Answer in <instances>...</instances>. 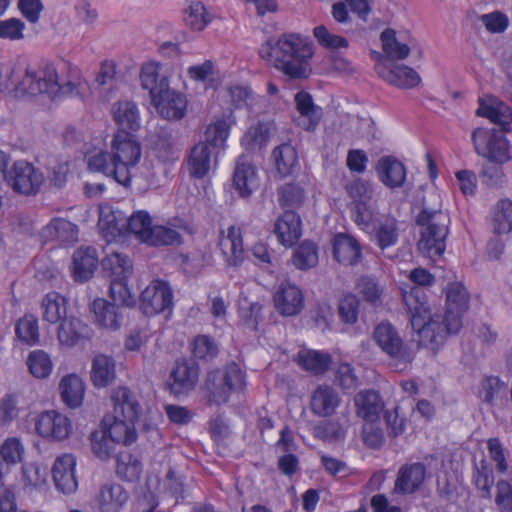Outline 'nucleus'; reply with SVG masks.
<instances>
[{"mask_svg": "<svg viewBox=\"0 0 512 512\" xmlns=\"http://www.w3.org/2000/svg\"><path fill=\"white\" fill-rule=\"evenodd\" d=\"M313 54L310 39L294 33L283 34L277 40L268 39L259 50L262 59L294 79L309 75Z\"/></svg>", "mask_w": 512, "mask_h": 512, "instance_id": "1", "label": "nucleus"}, {"mask_svg": "<svg viewBox=\"0 0 512 512\" xmlns=\"http://www.w3.org/2000/svg\"><path fill=\"white\" fill-rule=\"evenodd\" d=\"M402 298L411 326L418 335L419 344L432 350L438 349L444 343V330L437 329L441 315L431 314L426 289L418 286L403 288Z\"/></svg>", "mask_w": 512, "mask_h": 512, "instance_id": "2", "label": "nucleus"}, {"mask_svg": "<svg viewBox=\"0 0 512 512\" xmlns=\"http://www.w3.org/2000/svg\"><path fill=\"white\" fill-rule=\"evenodd\" d=\"M416 223L420 226L419 249L429 257L440 256L446 248L445 240L449 233L450 216L447 212L424 207L418 214Z\"/></svg>", "mask_w": 512, "mask_h": 512, "instance_id": "3", "label": "nucleus"}, {"mask_svg": "<svg viewBox=\"0 0 512 512\" xmlns=\"http://www.w3.org/2000/svg\"><path fill=\"white\" fill-rule=\"evenodd\" d=\"M245 385V373L236 363H230L223 370L209 372L205 380L208 400L216 405L228 402L231 393L241 391Z\"/></svg>", "mask_w": 512, "mask_h": 512, "instance_id": "4", "label": "nucleus"}, {"mask_svg": "<svg viewBox=\"0 0 512 512\" xmlns=\"http://www.w3.org/2000/svg\"><path fill=\"white\" fill-rule=\"evenodd\" d=\"M15 88L21 94L31 96L47 94L54 99L70 91V84L67 87L61 86L55 67L47 64L38 69L27 68Z\"/></svg>", "mask_w": 512, "mask_h": 512, "instance_id": "5", "label": "nucleus"}, {"mask_svg": "<svg viewBox=\"0 0 512 512\" xmlns=\"http://www.w3.org/2000/svg\"><path fill=\"white\" fill-rule=\"evenodd\" d=\"M112 154L118 172V183L128 186L132 172L141 159V145L135 136L128 132H117L112 141Z\"/></svg>", "mask_w": 512, "mask_h": 512, "instance_id": "6", "label": "nucleus"}, {"mask_svg": "<svg viewBox=\"0 0 512 512\" xmlns=\"http://www.w3.org/2000/svg\"><path fill=\"white\" fill-rule=\"evenodd\" d=\"M377 346L391 360L395 369L405 370L413 361L414 354L405 344L396 328L388 322L378 324L373 332Z\"/></svg>", "mask_w": 512, "mask_h": 512, "instance_id": "7", "label": "nucleus"}, {"mask_svg": "<svg viewBox=\"0 0 512 512\" xmlns=\"http://www.w3.org/2000/svg\"><path fill=\"white\" fill-rule=\"evenodd\" d=\"M468 292L458 282L448 285L446 289V311L441 315L440 326L437 329L444 330V340L450 334H456L462 327V315L468 309Z\"/></svg>", "mask_w": 512, "mask_h": 512, "instance_id": "8", "label": "nucleus"}, {"mask_svg": "<svg viewBox=\"0 0 512 512\" xmlns=\"http://www.w3.org/2000/svg\"><path fill=\"white\" fill-rule=\"evenodd\" d=\"M472 141L478 155L488 160L504 163L509 160V145L503 131L477 128L472 133Z\"/></svg>", "mask_w": 512, "mask_h": 512, "instance_id": "9", "label": "nucleus"}, {"mask_svg": "<svg viewBox=\"0 0 512 512\" xmlns=\"http://www.w3.org/2000/svg\"><path fill=\"white\" fill-rule=\"evenodd\" d=\"M130 500V491L122 484L106 482L98 487L89 505L93 512H122Z\"/></svg>", "mask_w": 512, "mask_h": 512, "instance_id": "10", "label": "nucleus"}, {"mask_svg": "<svg viewBox=\"0 0 512 512\" xmlns=\"http://www.w3.org/2000/svg\"><path fill=\"white\" fill-rule=\"evenodd\" d=\"M5 180L15 192L35 195L43 184L44 176L33 164L19 160L6 172Z\"/></svg>", "mask_w": 512, "mask_h": 512, "instance_id": "11", "label": "nucleus"}, {"mask_svg": "<svg viewBox=\"0 0 512 512\" xmlns=\"http://www.w3.org/2000/svg\"><path fill=\"white\" fill-rule=\"evenodd\" d=\"M172 307V289L163 280H153L140 295V309L147 316L171 311Z\"/></svg>", "mask_w": 512, "mask_h": 512, "instance_id": "12", "label": "nucleus"}, {"mask_svg": "<svg viewBox=\"0 0 512 512\" xmlns=\"http://www.w3.org/2000/svg\"><path fill=\"white\" fill-rule=\"evenodd\" d=\"M35 430L44 439L61 441L71 433L72 423L66 415L55 410H48L37 417Z\"/></svg>", "mask_w": 512, "mask_h": 512, "instance_id": "13", "label": "nucleus"}, {"mask_svg": "<svg viewBox=\"0 0 512 512\" xmlns=\"http://www.w3.org/2000/svg\"><path fill=\"white\" fill-rule=\"evenodd\" d=\"M199 368L195 361L179 359L170 374L169 388L175 396L186 395L198 383Z\"/></svg>", "mask_w": 512, "mask_h": 512, "instance_id": "14", "label": "nucleus"}, {"mask_svg": "<svg viewBox=\"0 0 512 512\" xmlns=\"http://www.w3.org/2000/svg\"><path fill=\"white\" fill-rule=\"evenodd\" d=\"M76 458L72 454L57 457L51 469L56 489L63 494H73L78 488L75 475Z\"/></svg>", "mask_w": 512, "mask_h": 512, "instance_id": "15", "label": "nucleus"}, {"mask_svg": "<svg viewBox=\"0 0 512 512\" xmlns=\"http://www.w3.org/2000/svg\"><path fill=\"white\" fill-rule=\"evenodd\" d=\"M260 179L255 166L246 156L238 157L233 173V187L241 198H249L259 187Z\"/></svg>", "mask_w": 512, "mask_h": 512, "instance_id": "16", "label": "nucleus"}, {"mask_svg": "<svg viewBox=\"0 0 512 512\" xmlns=\"http://www.w3.org/2000/svg\"><path fill=\"white\" fill-rule=\"evenodd\" d=\"M94 323L106 330L116 331L120 329L124 316L119 305L111 303L103 298H96L90 304Z\"/></svg>", "mask_w": 512, "mask_h": 512, "instance_id": "17", "label": "nucleus"}, {"mask_svg": "<svg viewBox=\"0 0 512 512\" xmlns=\"http://www.w3.org/2000/svg\"><path fill=\"white\" fill-rule=\"evenodd\" d=\"M371 241L381 250L393 247L398 243L400 230L398 220L391 215H381L376 219L370 231Z\"/></svg>", "mask_w": 512, "mask_h": 512, "instance_id": "18", "label": "nucleus"}, {"mask_svg": "<svg viewBox=\"0 0 512 512\" xmlns=\"http://www.w3.org/2000/svg\"><path fill=\"white\" fill-rule=\"evenodd\" d=\"M162 117L168 120H179L185 115L187 108L186 97L169 86L151 100Z\"/></svg>", "mask_w": 512, "mask_h": 512, "instance_id": "19", "label": "nucleus"}, {"mask_svg": "<svg viewBox=\"0 0 512 512\" xmlns=\"http://www.w3.org/2000/svg\"><path fill=\"white\" fill-rule=\"evenodd\" d=\"M113 415L129 420H138L142 413V406L137 395L126 386H118L111 392Z\"/></svg>", "mask_w": 512, "mask_h": 512, "instance_id": "20", "label": "nucleus"}, {"mask_svg": "<svg viewBox=\"0 0 512 512\" xmlns=\"http://www.w3.org/2000/svg\"><path fill=\"white\" fill-rule=\"evenodd\" d=\"M341 397L332 386L319 385L310 396V410L318 417H330L341 404Z\"/></svg>", "mask_w": 512, "mask_h": 512, "instance_id": "21", "label": "nucleus"}, {"mask_svg": "<svg viewBox=\"0 0 512 512\" xmlns=\"http://www.w3.org/2000/svg\"><path fill=\"white\" fill-rule=\"evenodd\" d=\"M426 466L421 462L406 463L397 473L394 490L401 494H412L423 484L426 477Z\"/></svg>", "mask_w": 512, "mask_h": 512, "instance_id": "22", "label": "nucleus"}, {"mask_svg": "<svg viewBox=\"0 0 512 512\" xmlns=\"http://www.w3.org/2000/svg\"><path fill=\"white\" fill-rule=\"evenodd\" d=\"M354 405L356 415L368 423H373L379 419L384 409V402L379 392L373 389L359 391L354 396Z\"/></svg>", "mask_w": 512, "mask_h": 512, "instance_id": "23", "label": "nucleus"}, {"mask_svg": "<svg viewBox=\"0 0 512 512\" xmlns=\"http://www.w3.org/2000/svg\"><path fill=\"white\" fill-rule=\"evenodd\" d=\"M93 335L92 329L77 317H65L58 327L57 337L61 345L75 346L89 340Z\"/></svg>", "mask_w": 512, "mask_h": 512, "instance_id": "24", "label": "nucleus"}, {"mask_svg": "<svg viewBox=\"0 0 512 512\" xmlns=\"http://www.w3.org/2000/svg\"><path fill=\"white\" fill-rule=\"evenodd\" d=\"M137 420H129L124 417L112 415L103 420L104 432L112 441L118 444L131 445L137 439L135 423Z\"/></svg>", "mask_w": 512, "mask_h": 512, "instance_id": "25", "label": "nucleus"}, {"mask_svg": "<svg viewBox=\"0 0 512 512\" xmlns=\"http://www.w3.org/2000/svg\"><path fill=\"white\" fill-rule=\"evenodd\" d=\"M276 309L283 315L292 316L303 308V294L294 284L282 283L274 295Z\"/></svg>", "mask_w": 512, "mask_h": 512, "instance_id": "26", "label": "nucleus"}, {"mask_svg": "<svg viewBox=\"0 0 512 512\" xmlns=\"http://www.w3.org/2000/svg\"><path fill=\"white\" fill-rule=\"evenodd\" d=\"M477 115L490 119L493 123L502 127L503 131L512 122V109L502 100L494 96H487L486 99H479Z\"/></svg>", "mask_w": 512, "mask_h": 512, "instance_id": "27", "label": "nucleus"}, {"mask_svg": "<svg viewBox=\"0 0 512 512\" xmlns=\"http://www.w3.org/2000/svg\"><path fill=\"white\" fill-rule=\"evenodd\" d=\"M274 233L284 246H292L302 235L300 216L293 210H285L274 225Z\"/></svg>", "mask_w": 512, "mask_h": 512, "instance_id": "28", "label": "nucleus"}, {"mask_svg": "<svg viewBox=\"0 0 512 512\" xmlns=\"http://www.w3.org/2000/svg\"><path fill=\"white\" fill-rule=\"evenodd\" d=\"M296 108L299 113L297 124L306 131H313L322 118V109L316 106L311 95L300 91L295 95Z\"/></svg>", "mask_w": 512, "mask_h": 512, "instance_id": "29", "label": "nucleus"}, {"mask_svg": "<svg viewBox=\"0 0 512 512\" xmlns=\"http://www.w3.org/2000/svg\"><path fill=\"white\" fill-rule=\"evenodd\" d=\"M333 256L337 262L343 265H355L361 257V246L352 236L338 233L332 240Z\"/></svg>", "mask_w": 512, "mask_h": 512, "instance_id": "30", "label": "nucleus"}, {"mask_svg": "<svg viewBox=\"0 0 512 512\" xmlns=\"http://www.w3.org/2000/svg\"><path fill=\"white\" fill-rule=\"evenodd\" d=\"M380 181L388 188L401 187L406 179V169L402 162L393 156L380 158L376 165Z\"/></svg>", "mask_w": 512, "mask_h": 512, "instance_id": "31", "label": "nucleus"}, {"mask_svg": "<svg viewBox=\"0 0 512 512\" xmlns=\"http://www.w3.org/2000/svg\"><path fill=\"white\" fill-rule=\"evenodd\" d=\"M113 119L119 127L118 132H136L140 128L138 106L131 100H120L113 105Z\"/></svg>", "mask_w": 512, "mask_h": 512, "instance_id": "32", "label": "nucleus"}, {"mask_svg": "<svg viewBox=\"0 0 512 512\" xmlns=\"http://www.w3.org/2000/svg\"><path fill=\"white\" fill-rule=\"evenodd\" d=\"M97 266L98 256L95 248H79L74 252L72 272L76 281L84 282L90 279Z\"/></svg>", "mask_w": 512, "mask_h": 512, "instance_id": "33", "label": "nucleus"}, {"mask_svg": "<svg viewBox=\"0 0 512 512\" xmlns=\"http://www.w3.org/2000/svg\"><path fill=\"white\" fill-rule=\"evenodd\" d=\"M219 241L221 251L226 256L229 265L236 266L243 260V241L240 228L231 225L227 229V234L221 232Z\"/></svg>", "mask_w": 512, "mask_h": 512, "instance_id": "34", "label": "nucleus"}, {"mask_svg": "<svg viewBox=\"0 0 512 512\" xmlns=\"http://www.w3.org/2000/svg\"><path fill=\"white\" fill-rule=\"evenodd\" d=\"M147 143L155 156L162 162H172L179 159V152L174 148L171 135L165 129L151 132Z\"/></svg>", "mask_w": 512, "mask_h": 512, "instance_id": "35", "label": "nucleus"}, {"mask_svg": "<svg viewBox=\"0 0 512 512\" xmlns=\"http://www.w3.org/2000/svg\"><path fill=\"white\" fill-rule=\"evenodd\" d=\"M188 172L192 178H204L211 167V150L207 143L199 142L190 151L188 161Z\"/></svg>", "mask_w": 512, "mask_h": 512, "instance_id": "36", "label": "nucleus"}, {"mask_svg": "<svg viewBox=\"0 0 512 512\" xmlns=\"http://www.w3.org/2000/svg\"><path fill=\"white\" fill-rule=\"evenodd\" d=\"M160 70L161 65L153 61L144 63L141 68V85L149 91L151 100L169 86L167 77L162 75Z\"/></svg>", "mask_w": 512, "mask_h": 512, "instance_id": "37", "label": "nucleus"}, {"mask_svg": "<svg viewBox=\"0 0 512 512\" xmlns=\"http://www.w3.org/2000/svg\"><path fill=\"white\" fill-rule=\"evenodd\" d=\"M296 361L305 371L313 375H321L329 369L332 357L327 352L302 349L298 352Z\"/></svg>", "mask_w": 512, "mask_h": 512, "instance_id": "38", "label": "nucleus"}, {"mask_svg": "<svg viewBox=\"0 0 512 512\" xmlns=\"http://www.w3.org/2000/svg\"><path fill=\"white\" fill-rule=\"evenodd\" d=\"M380 76L389 84L401 89H412L416 87L421 78L411 67L405 65H395L391 69H381Z\"/></svg>", "mask_w": 512, "mask_h": 512, "instance_id": "39", "label": "nucleus"}, {"mask_svg": "<svg viewBox=\"0 0 512 512\" xmlns=\"http://www.w3.org/2000/svg\"><path fill=\"white\" fill-rule=\"evenodd\" d=\"M25 447L18 437H8L0 445V479L7 473L11 466L22 462Z\"/></svg>", "mask_w": 512, "mask_h": 512, "instance_id": "40", "label": "nucleus"}, {"mask_svg": "<svg viewBox=\"0 0 512 512\" xmlns=\"http://www.w3.org/2000/svg\"><path fill=\"white\" fill-rule=\"evenodd\" d=\"M62 401L70 408L79 407L84 399L85 386L76 374L66 375L59 384Z\"/></svg>", "mask_w": 512, "mask_h": 512, "instance_id": "41", "label": "nucleus"}, {"mask_svg": "<svg viewBox=\"0 0 512 512\" xmlns=\"http://www.w3.org/2000/svg\"><path fill=\"white\" fill-rule=\"evenodd\" d=\"M43 235L64 244H73L78 241V227L68 220L57 218L43 228Z\"/></svg>", "mask_w": 512, "mask_h": 512, "instance_id": "42", "label": "nucleus"}, {"mask_svg": "<svg viewBox=\"0 0 512 512\" xmlns=\"http://www.w3.org/2000/svg\"><path fill=\"white\" fill-rule=\"evenodd\" d=\"M143 465L138 456L129 451H122L116 458V474L127 482H134L140 479Z\"/></svg>", "mask_w": 512, "mask_h": 512, "instance_id": "43", "label": "nucleus"}, {"mask_svg": "<svg viewBox=\"0 0 512 512\" xmlns=\"http://www.w3.org/2000/svg\"><path fill=\"white\" fill-rule=\"evenodd\" d=\"M126 221L127 216L122 211L106 208L101 209L98 224L106 235L117 237L127 234Z\"/></svg>", "mask_w": 512, "mask_h": 512, "instance_id": "44", "label": "nucleus"}, {"mask_svg": "<svg viewBox=\"0 0 512 512\" xmlns=\"http://www.w3.org/2000/svg\"><path fill=\"white\" fill-rule=\"evenodd\" d=\"M116 376L115 361L107 355H97L92 362L91 379L96 387H106Z\"/></svg>", "mask_w": 512, "mask_h": 512, "instance_id": "45", "label": "nucleus"}, {"mask_svg": "<svg viewBox=\"0 0 512 512\" xmlns=\"http://www.w3.org/2000/svg\"><path fill=\"white\" fill-rule=\"evenodd\" d=\"M491 225L497 235L508 234L512 231V201L501 199L494 206Z\"/></svg>", "mask_w": 512, "mask_h": 512, "instance_id": "46", "label": "nucleus"}, {"mask_svg": "<svg viewBox=\"0 0 512 512\" xmlns=\"http://www.w3.org/2000/svg\"><path fill=\"white\" fill-rule=\"evenodd\" d=\"M472 478L480 496L486 499L491 498V490L494 485V475L492 466L487 460L481 459L480 461L475 462Z\"/></svg>", "mask_w": 512, "mask_h": 512, "instance_id": "47", "label": "nucleus"}, {"mask_svg": "<svg viewBox=\"0 0 512 512\" xmlns=\"http://www.w3.org/2000/svg\"><path fill=\"white\" fill-rule=\"evenodd\" d=\"M276 169L282 177H286L293 172L298 163L297 152L295 148L287 143L274 148L272 152Z\"/></svg>", "mask_w": 512, "mask_h": 512, "instance_id": "48", "label": "nucleus"}, {"mask_svg": "<svg viewBox=\"0 0 512 512\" xmlns=\"http://www.w3.org/2000/svg\"><path fill=\"white\" fill-rule=\"evenodd\" d=\"M103 270L111 279L128 278L132 271V263L127 255L112 252L102 260Z\"/></svg>", "mask_w": 512, "mask_h": 512, "instance_id": "49", "label": "nucleus"}, {"mask_svg": "<svg viewBox=\"0 0 512 512\" xmlns=\"http://www.w3.org/2000/svg\"><path fill=\"white\" fill-rule=\"evenodd\" d=\"M318 249L315 243L304 241L293 251L291 262L299 270H309L318 264Z\"/></svg>", "mask_w": 512, "mask_h": 512, "instance_id": "50", "label": "nucleus"}, {"mask_svg": "<svg viewBox=\"0 0 512 512\" xmlns=\"http://www.w3.org/2000/svg\"><path fill=\"white\" fill-rule=\"evenodd\" d=\"M43 319L49 323L62 321L66 315L65 299L57 292L48 293L42 300Z\"/></svg>", "mask_w": 512, "mask_h": 512, "instance_id": "51", "label": "nucleus"}, {"mask_svg": "<svg viewBox=\"0 0 512 512\" xmlns=\"http://www.w3.org/2000/svg\"><path fill=\"white\" fill-rule=\"evenodd\" d=\"M143 242L152 246L178 245L181 244L182 237L177 230L171 227L163 225H151L150 230Z\"/></svg>", "mask_w": 512, "mask_h": 512, "instance_id": "52", "label": "nucleus"}, {"mask_svg": "<svg viewBox=\"0 0 512 512\" xmlns=\"http://www.w3.org/2000/svg\"><path fill=\"white\" fill-rule=\"evenodd\" d=\"M270 138V127L266 123L259 122L248 128L241 139V145L250 151L262 148Z\"/></svg>", "mask_w": 512, "mask_h": 512, "instance_id": "53", "label": "nucleus"}, {"mask_svg": "<svg viewBox=\"0 0 512 512\" xmlns=\"http://www.w3.org/2000/svg\"><path fill=\"white\" fill-rule=\"evenodd\" d=\"M87 164L91 171L113 177L118 182L117 167L112 153L98 151L87 158Z\"/></svg>", "mask_w": 512, "mask_h": 512, "instance_id": "54", "label": "nucleus"}, {"mask_svg": "<svg viewBox=\"0 0 512 512\" xmlns=\"http://www.w3.org/2000/svg\"><path fill=\"white\" fill-rule=\"evenodd\" d=\"M382 48L386 56L391 60H403L408 57L410 48L407 44L400 42L391 29L381 33Z\"/></svg>", "mask_w": 512, "mask_h": 512, "instance_id": "55", "label": "nucleus"}, {"mask_svg": "<svg viewBox=\"0 0 512 512\" xmlns=\"http://www.w3.org/2000/svg\"><path fill=\"white\" fill-rule=\"evenodd\" d=\"M183 271L190 275H197L211 260L210 254L201 249H194L186 254L180 255Z\"/></svg>", "mask_w": 512, "mask_h": 512, "instance_id": "56", "label": "nucleus"}, {"mask_svg": "<svg viewBox=\"0 0 512 512\" xmlns=\"http://www.w3.org/2000/svg\"><path fill=\"white\" fill-rule=\"evenodd\" d=\"M278 196L281 206L291 210L303 204L305 192L299 184L287 183L279 189Z\"/></svg>", "mask_w": 512, "mask_h": 512, "instance_id": "57", "label": "nucleus"}, {"mask_svg": "<svg viewBox=\"0 0 512 512\" xmlns=\"http://www.w3.org/2000/svg\"><path fill=\"white\" fill-rule=\"evenodd\" d=\"M30 373L39 379L46 378L52 371V361L47 353L42 350L32 351L27 359Z\"/></svg>", "mask_w": 512, "mask_h": 512, "instance_id": "58", "label": "nucleus"}, {"mask_svg": "<svg viewBox=\"0 0 512 512\" xmlns=\"http://www.w3.org/2000/svg\"><path fill=\"white\" fill-rule=\"evenodd\" d=\"M352 217L357 226L363 231L368 232L374 226L376 219L375 209L371 204V201H358L354 203Z\"/></svg>", "mask_w": 512, "mask_h": 512, "instance_id": "59", "label": "nucleus"}, {"mask_svg": "<svg viewBox=\"0 0 512 512\" xmlns=\"http://www.w3.org/2000/svg\"><path fill=\"white\" fill-rule=\"evenodd\" d=\"M16 334L20 340L28 345H35L39 340L38 320L35 316L25 315L16 325Z\"/></svg>", "mask_w": 512, "mask_h": 512, "instance_id": "60", "label": "nucleus"}, {"mask_svg": "<svg viewBox=\"0 0 512 512\" xmlns=\"http://www.w3.org/2000/svg\"><path fill=\"white\" fill-rule=\"evenodd\" d=\"M345 434V427L336 420L321 422L313 428V436L325 442L343 439Z\"/></svg>", "mask_w": 512, "mask_h": 512, "instance_id": "61", "label": "nucleus"}, {"mask_svg": "<svg viewBox=\"0 0 512 512\" xmlns=\"http://www.w3.org/2000/svg\"><path fill=\"white\" fill-rule=\"evenodd\" d=\"M126 224L127 233H132L144 241L152 225V219L147 211L139 210L127 216Z\"/></svg>", "mask_w": 512, "mask_h": 512, "instance_id": "62", "label": "nucleus"}, {"mask_svg": "<svg viewBox=\"0 0 512 512\" xmlns=\"http://www.w3.org/2000/svg\"><path fill=\"white\" fill-rule=\"evenodd\" d=\"M230 133V124L225 119H218L209 124L205 131V139L209 145L223 147Z\"/></svg>", "mask_w": 512, "mask_h": 512, "instance_id": "63", "label": "nucleus"}, {"mask_svg": "<svg viewBox=\"0 0 512 512\" xmlns=\"http://www.w3.org/2000/svg\"><path fill=\"white\" fill-rule=\"evenodd\" d=\"M185 21L192 29L201 31L210 21L209 14L200 1L192 2L186 10Z\"/></svg>", "mask_w": 512, "mask_h": 512, "instance_id": "64", "label": "nucleus"}]
</instances>
